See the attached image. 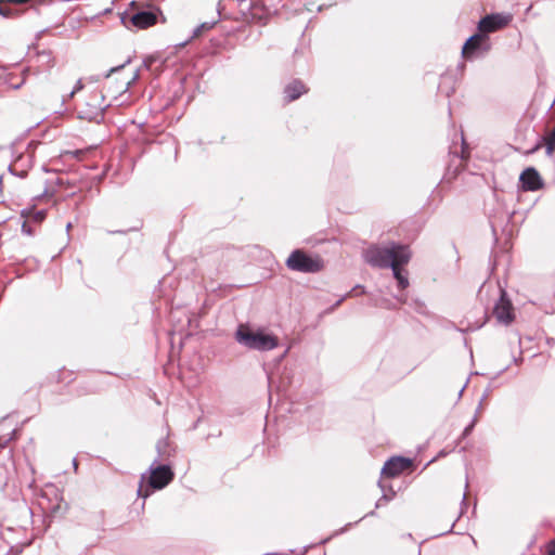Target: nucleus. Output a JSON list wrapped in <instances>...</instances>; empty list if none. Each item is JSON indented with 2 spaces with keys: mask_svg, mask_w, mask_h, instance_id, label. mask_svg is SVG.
Here are the masks:
<instances>
[{
  "mask_svg": "<svg viewBox=\"0 0 555 555\" xmlns=\"http://www.w3.org/2000/svg\"><path fill=\"white\" fill-rule=\"evenodd\" d=\"M363 257L372 267L391 268L393 264H406L411 258V253L406 246L402 245H373L364 250Z\"/></svg>",
  "mask_w": 555,
  "mask_h": 555,
  "instance_id": "nucleus-1",
  "label": "nucleus"
},
{
  "mask_svg": "<svg viewBox=\"0 0 555 555\" xmlns=\"http://www.w3.org/2000/svg\"><path fill=\"white\" fill-rule=\"evenodd\" d=\"M235 339L244 347L258 351H269L278 347L275 336L262 331H251L247 325H240L235 333Z\"/></svg>",
  "mask_w": 555,
  "mask_h": 555,
  "instance_id": "nucleus-2",
  "label": "nucleus"
},
{
  "mask_svg": "<svg viewBox=\"0 0 555 555\" xmlns=\"http://www.w3.org/2000/svg\"><path fill=\"white\" fill-rule=\"evenodd\" d=\"M173 479V472L168 465H155L152 464L150 467V475L147 479L142 476L141 485L138 490V494L146 498L150 494V488L153 490H159L165 488Z\"/></svg>",
  "mask_w": 555,
  "mask_h": 555,
  "instance_id": "nucleus-3",
  "label": "nucleus"
},
{
  "mask_svg": "<svg viewBox=\"0 0 555 555\" xmlns=\"http://www.w3.org/2000/svg\"><path fill=\"white\" fill-rule=\"evenodd\" d=\"M286 264L293 271L305 273H314L322 269L320 259L312 258L298 249L289 255Z\"/></svg>",
  "mask_w": 555,
  "mask_h": 555,
  "instance_id": "nucleus-4",
  "label": "nucleus"
},
{
  "mask_svg": "<svg viewBox=\"0 0 555 555\" xmlns=\"http://www.w3.org/2000/svg\"><path fill=\"white\" fill-rule=\"evenodd\" d=\"M491 46L489 38L486 35L475 34L465 42L462 54L465 59L472 60L474 57L483 55L490 50Z\"/></svg>",
  "mask_w": 555,
  "mask_h": 555,
  "instance_id": "nucleus-5",
  "label": "nucleus"
},
{
  "mask_svg": "<svg viewBox=\"0 0 555 555\" xmlns=\"http://www.w3.org/2000/svg\"><path fill=\"white\" fill-rule=\"evenodd\" d=\"M511 14H490L481 18L478 23V30L481 35H488L507 26L512 21Z\"/></svg>",
  "mask_w": 555,
  "mask_h": 555,
  "instance_id": "nucleus-6",
  "label": "nucleus"
},
{
  "mask_svg": "<svg viewBox=\"0 0 555 555\" xmlns=\"http://www.w3.org/2000/svg\"><path fill=\"white\" fill-rule=\"evenodd\" d=\"M242 11L244 12L246 20H250L260 25H264L270 15V11L262 4L254 2V0H240Z\"/></svg>",
  "mask_w": 555,
  "mask_h": 555,
  "instance_id": "nucleus-7",
  "label": "nucleus"
},
{
  "mask_svg": "<svg viewBox=\"0 0 555 555\" xmlns=\"http://www.w3.org/2000/svg\"><path fill=\"white\" fill-rule=\"evenodd\" d=\"M157 16L152 11H140L131 15L122 16L121 21L127 28L135 27L144 29L156 23Z\"/></svg>",
  "mask_w": 555,
  "mask_h": 555,
  "instance_id": "nucleus-8",
  "label": "nucleus"
},
{
  "mask_svg": "<svg viewBox=\"0 0 555 555\" xmlns=\"http://www.w3.org/2000/svg\"><path fill=\"white\" fill-rule=\"evenodd\" d=\"M493 315L499 323L509 324L514 320L513 306L509 299L506 297L504 289L500 288V298L493 308Z\"/></svg>",
  "mask_w": 555,
  "mask_h": 555,
  "instance_id": "nucleus-9",
  "label": "nucleus"
},
{
  "mask_svg": "<svg viewBox=\"0 0 555 555\" xmlns=\"http://www.w3.org/2000/svg\"><path fill=\"white\" fill-rule=\"evenodd\" d=\"M519 182L526 192H535L544 186L542 177L533 167H528L520 173Z\"/></svg>",
  "mask_w": 555,
  "mask_h": 555,
  "instance_id": "nucleus-10",
  "label": "nucleus"
},
{
  "mask_svg": "<svg viewBox=\"0 0 555 555\" xmlns=\"http://www.w3.org/2000/svg\"><path fill=\"white\" fill-rule=\"evenodd\" d=\"M40 507L51 515L56 514L61 509V498L57 489L50 487L41 495L39 501Z\"/></svg>",
  "mask_w": 555,
  "mask_h": 555,
  "instance_id": "nucleus-11",
  "label": "nucleus"
},
{
  "mask_svg": "<svg viewBox=\"0 0 555 555\" xmlns=\"http://www.w3.org/2000/svg\"><path fill=\"white\" fill-rule=\"evenodd\" d=\"M411 465V461L402 457V456H392L389 459L383 469H382V476L383 477H396L405 469H408Z\"/></svg>",
  "mask_w": 555,
  "mask_h": 555,
  "instance_id": "nucleus-12",
  "label": "nucleus"
},
{
  "mask_svg": "<svg viewBox=\"0 0 555 555\" xmlns=\"http://www.w3.org/2000/svg\"><path fill=\"white\" fill-rule=\"evenodd\" d=\"M306 92L307 89L305 85L299 80H294L293 82L285 87V95L288 101H294Z\"/></svg>",
  "mask_w": 555,
  "mask_h": 555,
  "instance_id": "nucleus-13",
  "label": "nucleus"
},
{
  "mask_svg": "<svg viewBox=\"0 0 555 555\" xmlns=\"http://www.w3.org/2000/svg\"><path fill=\"white\" fill-rule=\"evenodd\" d=\"M15 429L8 426L7 422L0 423V449L8 447V443L12 440Z\"/></svg>",
  "mask_w": 555,
  "mask_h": 555,
  "instance_id": "nucleus-14",
  "label": "nucleus"
},
{
  "mask_svg": "<svg viewBox=\"0 0 555 555\" xmlns=\"http://www.w3.org/2000/svg\"><path fill=\"white\" fill-rule=\"evenodd\" d=\"M22 217L27 221L41 222L46 218V210L23 209Z\"/></svg>",
  "mask_w": 555,
  "mask_h": 555,
  "instance_id": "nucleus-15",
  "label": "nucleus"
},
{
  "mask_svg": "<svg viewBox=\"0 0 555 555\" xmlns=\"http://www.w3.org/2000/svg\"><path fill=\"white\" fill-rule=\"evenodd\" d=\"M401 266L402 264H393L391 267V269H392L393 276L396 278V280L398 282V286L401 289H404L409 286V280L405 275L402 274V270L400 269Z\"/></svg>",
  "mask_w": 555,
  "mask_h": 555,
  "instance_id": "nucleus-16",
  "label": "nucleus"
},
{
  "mask_svg": "<svg viewBox=\"0 0 555 555\" xmlns=\"http://www.w3.org/2000/svg\"><path fill=\"white\" fill-rule=\"evenodd\" d=\"M545 147H546V155L552 156L555 151V128L543 138Z\"/></svg>",
  "mask_w": 555,
  "mask_h": 555,
  "instance_id": "nucleus-17",
  "label": "nucleus"
},
{
  "mask_svg": "<svg viewBox=\"0 0 555 555\" xmlns=\"http://www.w3.org/2000/svg\"><path fill=\"white\" fill-rule=\"evenodd\" d=\"M216 22H205V23H202L201 25H198L194 31H193V37H197L199 36L202 33L206 31V30H209L211 29L214 26H215Z\"/></svg>",
  "mask_w": 555,
  "mask_h": 555,
  "instance_id": "nucleus-18",
  "label": "nucleus"
},
{
  "mask_svg": "<svg viewBox=\"0 0 555 555\" xmlns=\"http://www.w3.org/2000/svg\"><path fill=\"white\" fill-rule=\"evenodd\" d=\"M29 222L30 221H27L25 219L23 224H22V232L27 234V235H31L33 234V229L30 228Z\"/></svg>",
  "mask_w": 555,
  "mask_h": 555,
  "instance_id": "nucleus-19",
  "label": "nucleus"
},
{
  "mask_svg": "<svg viewBox=\"0 0 555 555\" xmlns=\"http://www.w3.org/2000/svg\"><path fill=\"white\" fill-rule=\"evenodd\" d=\"M137 78H138V74H134V76L132 77V79H131V80L125 81V82L121 85V90H120V92H126V91L129 89V87L131 86V83H132L134 80H137Z\"/></svg>",
  "mask_w": 555,
  "mask_h": 555,
  "instance_id": "nucleus-20",
  "label": "nucleus"
},
{
  "mask_svg": "<svg viewBox=\"0 0 555 555\" xmlns=\"http://www.w3.org/2000/svg\"><path fill=\"white\" fill-rule=\"evenodd\" d=\"M477 421H478V416L476 414L474 416V418L472 420L470 424L465 427V429H464V434L465 435H467L474 428V426L476 425Z\"/></svg>",
  "mask_w": 555,
  "mask_h": 555,
  "instance_id": "nucleus-21",
  "label": "nucleus"
},
{
  "mask_svg": "<svg viewBox=\"0 0 555 555\" xmlns=\"http://www.w3.org/2000/svg\"><path fill=\"white\" fill-rule=\"evenodd\" d=\"M546 555H555V540H552L546 547Z\"/></svg>",
  "mask_w": 555,
  "mask_h": 555,
  "instance_id": "nucleus-22",
  "label": "nucleus"
},
{
  "mask_svg": "<svg viewBox=\"0 0 555 555\" xmlns=\"http://www.w3.org/2000/svg\"><path fill=\"white\" fill-rule=\"evenodd\" d=\"M82 89V83L81 81L79 80L76 85V87L74 88V90L72 91L70 95H74L75 92L79 91Z\"/></svg>",
  "mask_w": 555,
  "mask_h": 555,
  "instance_id": "nucleus-23",
  "label": "nucleus"
},
{
  "mask_svg": "<svg viewBox=\"0 0 555 555\" xmlns=\"http://www.w3.org/2000/svg\"><path fill=\"white\" fill-rule=\"evenodd\" d=\"M541 147V143H538L534 147H532L530 151H528V154L535 153Z\"/></svg>",
  "mask_w": 555,
  "mask_h": 555,
  "instance_id": "nucleus-24",
  "label": "nucleus"
},
{
  "mask_svg": "<svg viewBox=\"0 0 555 555\" xmlns=\"http://www.w3.org/2000/svg\"><path fill=\"white\" fill-rule=\"evenodd\" d=\"M73 464H74L75 468L77 469V462L75 459L73 460Z\"/></svg>",
  "mask_w": 555,
  "mask_h": 555,
  "instance_id": "nucleus-25",
  "label": "nucleus"
},
{
  "mask_svg": "<svg viewBox=\"0 0 555 555\" xmlns=\"http://www.w3.org/2000/svg\"><path fill=\"white\" fill-rule=\"evenodd\" d=\"M120 67L112 68L111 73L118 70Z\"/></svg>",
  "mask_w": 555,
  "mask_h": 555,
  "instance_id": "nucleus-26",
  "label": "nucleus"
},
{
  "mask_svg": "<svg viewBox=\"0 0 555 555\" xmlns=\"http://www.w3.org/2000/svg\"><path fill=\"white\" fill-rule=\"evenodd\" d=\"M383 499H385V500H387V501L389 500V498L387 496V494H386V493H384Z\"/></svg>",
  "mask_w": 555,
  "mask_h": 555,
  "instance_id": "nucleus-27",
  "label": "nucleus"
},
{
  "mask_svg": "<svg viewBox=\"0 0 555 555\" xmlns=\"http://www.w3.org/2000/svg\"><path fill=\"white\" fill-rule=\"evenodd\" d=\"M399 301L403 302V301H405V299L403 297H400Z\"/></svg>",
  "mask_w": 555,
  "mask_h": 555,
  "instance_id": "nucleus-28",
  "label": "nucleus"
},
{
  "mask_svg": "<svg viewBox=\"0 0 555 555\" xmlns=\"http://www.w3.org/2000/svg\"><path fill=\"white\" fill-rule=\"evenodd\" d=\"M481 410V403L478 405L477 413Z\"/></svg>",
  "mask_w": 555,
  "mask_h": 555,
  "instance_id": "nucleus-29",
  "label": "nucleus"
}]
</instances>
